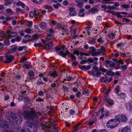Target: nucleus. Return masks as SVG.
I'll list each match as a JSON object with an SVG mask.
<instances>
[{"label": "nucleus", "instance_id": "nucleus-30", "mask_svg": "<svg viewBox=\"0 0 132 132\" xmlns=\"http://www.w3.org/2000/svg\"><path fill=\"white\" fill-rule=\"evenodd\" d=\"M60 4L59 3H58L56 4H53V6L55 9H57L59 7H60Z\"/></svg>", "mask_w": 132, "mask_h": 132}, {"label": "nucleus", "instance_id": "nucleus-39", "mask_svg": "<svg viewBox=\"0 0 132 132\" xmlns=\"http://www.w3.org/2000/svg\"><path fill=\"white\" fill-rule=\"evenodd\" d=\"M16 10L17 11L20 12L21 13H24L23 11L20 8L17 7L16 8Z\"/></svg>", "mask_w": 132, "mask_h": 132}, {"label": "nucleus", "instance_id": "nucleus-31", "mask_svg": "<svg viewBox=\"0 0 132 132\" xmlns=\"http://www.w3.org/2000/svg\"><path fill=\"white\" fill-rule=\"evenodd\" d=\"M56 27L58 29H63V28H62L61 25L60 23H56Z\"/></svg>", "mask_w": 132, "mask_h": 132}, {"label": "nucleus", "instance_id": "nucleus-14", "mask_svg": "<svg viewBox=\"0 0 132 132\" xmlns=\"http://www.w3.org/2000/svg\"><path fill=\"white\" fill-rule=\"evenodd\" d=\"M75 2L77 4L78 6L81 8L83 5V1L82 0H76Z\"/></svg>", "mask_w": 132, "mask_h": 132}, {"label": "nucleus", "instance_id": "nucleus-16", "mask_svg": "<svg viewBox=\"0 0 132 132\" xmlns=\"http://www.w3.org/2000/svg\"><path fill=\"white\" fill-rule=\"evenodd\" d=\"M81 68L82 69H83L88 70L90 69L91 66L90 65H89L87 66V67H86V66L85 65H82L81 66Z\"/></svg>", "mask_w": 132, "mask_h": 132}, {"label": "nucleus", "instance_id": "nucleus-11", "mask_svg": "<svg viewBox=\"0 0 132 132\" xmlns=\"http://www.w3.org/2000/svg\"><path fill=\"white\" fill-rule=\"evenodd\" d=\"M39 25L40 28L43 30H44L47 28V24L45 22H41L39 23Z\"/></svg>", "mask_w": 132, "mask_h": 132}, {"label": "nucleus", "instance_id": "nucleus-42", "mask_svg": "<svg viewBox=\"0 0 132 132\" xmlns=\"http://www.w3.org/2000/svg\"><path fill=\"white\" fill-rule=\"evenodd\" d=\"M69 14L71 16H73L75 15H76V13L75 11H74L70 12L69 13Z\"/></svg>", "mask_w": 132, "mask_h": 132}, {"label": "nucleus", "instance_id": "nucleus-21", "mask_svg": "<svg viewBox=\"0 0 132 132\" xmlns=\"http://www.w3.org/2000/svg\"><path fill=\"white\" fill-rule=\"evenodd\" d=\"M127 65H122L120 66V69L122 70H126L127 68V65L129 64L128 63H127Z\"/></svg>", "mask_w": 132, "mask_h": 132}, {"label": "nucleus", "instance_id": "nucleus-52", "mask_svg": "<svg viewBox=\"0 0 132 132\" xmlns=\"http://www.w3.org/2000/svg\"><path fill=\"white\" fill-rule=\"evenodd\" d=\"M32 25V21H30L29 22L28 24H27L26 25L27 26L29 27H31Z\"/></svg>", "mask_w": 132, "mask_h": 132}, {"label": "nucleus", "instance_id": "nucleus-48", "mask_svg": "<svg viewBox=\"0 0 132 132\" xmlns=\"http://www.w3.org/2000/svg\"><path fill=\"white\" fill-rule=\"evenodd\" d=\"M34 46L35 47H40L42 46V44L41 43H35L34 44Z\"/></svg>", "mask_w": 132, "mask_h": 132}, {"label": "nucleus", "instance_id": "nucleus-47", "mask_svg": "<svg viewBox=\"0 0 132 132\" xmlns=\"http://www.w3.org/2000/svg\"><path fill=\"white\" fill-rule=\"evenodd\" d=\"M10 97L9 95H5L4 97V99L5 101H6L9 99Z\"/></svg>", "mask_w": 132, "mask_h": 132}, {"label": "nucleus", "instance_id": "nucleus-51", "mask_svg": "<svg viewBox=\"0 0 132 132\" xmlns=\"http://www.w3.org/2000/svg\"><path fill=\"white\" fill-rule=\"evenodd\" d=\"M106 8L111 10H113L115 9V7L114 6H111L110 5H108L106 7Z\"/></svg>", "mask_w": 132, "mask_h": 132}, {"label": "nucleus", "instance_id": "nucleus-6", "mask_svg": "<svg viewBox=\"0 0 132 132\" xmlns=\"http://www.w3.org/2000/svg\"><path fill=\"white\" fill-rule=\"evenodd\" d=\"M59 54L60 56H62V57L66 59V56L68 55V57H71L72 59L74 60H75L76 59V57L73 54H70L68 51H66L65 53H64L63 51H61Z\"/></svg>", "mask_w": 132, "mask_h": 132}, {"label": "nucleus", "instance_id": "nucleus-56", "mask_svg": "<svg viewBox=\"0 0 132 132\" xmlns=\"http://www.w3.org/2000/svg\"><path fill=\"white\" fill-rule=\"evenodd\" d=\"M85 14L84 13L79 12L78 15L80 17H83L84 16Z\"/></svg>", "mask_w": 132, "mask_h": 132}, {"label": "nucleus", "instance_id": "nucleus-1", "mask_svg": "<svg viewBox=\"0 0 132 132\" xmlns=\"http://www.w3.org/2000/svg\"><path fill=\"white\" fill-rule=\"evenodd\" d=\"M41 116L40 113H36L35 111L33 109L25 110L23 112V117L25 119L31 120L33 122L32 123L27 121L25 122V125L29 132H36L37 129L36 125H39L40 124L44 129L47 130L49 128V127L46 125L40 123L39 117Z\"/></svg>", "mask_w": 132, "mask_h": 132}, {"label": "nucleus", "instance_id": "nucleus-61", "mask_svg": "<svg viewBox=\"0 0 132 132\" xmlns=\"http://www.w3.org/2000/svg\"><path fill=\"white\" fill-rule=\"evenodd\" d=\"M100 70L102 72H106L107 71V70L104 68H100Z\"/></svg>", "mask_w": 132, "mask_h": 132}, {"label": "nucleus", "instance_id": "nucleus-32", "mask_svg": "<svg viewBox=\"0 0 132 132\" xmlns=\"http://www.w3.org/2000/svg\"><path fill=\"white\" fill-rule=\"evenodd\" d=\"M101 74V72L97 70V71H94V74H95V75L96 76L100 75Z\"/></svg>", "mask_w": 132, "mask_h": 132}, {"label": "nucleus", "instance_id": "nucleus-59", "mask_svg": "<svg viewBox=\"0 0 132 132\" xmlns=\"http://www.w3.org/2000/svg\"><path fill=\"white\" fill-rule=\"evenodd\" d=\"M89 42L90 44L92 45L95 44L96 43L94 39L90 40L89 41Z\"/></svg>", "mask_w": 132, "mask_h": 132}, {"label": "nucleus", "instance_id": "nucleus-41", "mask_svg": "<svg viewBox=\"0 0 132 132\" xmlns=\"http://www.w3.org/2000/svg\"><path fill=\"white\" fill-rule=\"evenodd\" d=\"M115 36L114 34L113 33H111L110 34L109 36V38L110 39H113L114 38Z\"/></svg>", "mask_w": 132, "mask_h": 132}, {"label": "nucleus", "instance_id": "nucleus-27", "mask_svg": "<svg viewBox=\"0 0 132 132\" xmlns=\"http://www.w3.org/2000/svg\"><path fill=\"white\" fill-rule=\"evenodd\" d=\"M5 32L4 31H1L0 32V37H1L4 38H5Z\"/></svg>", "mask_w": 132, "mask_h": 132}, {"label": "nucleus", "instance_id": "nucleus-57", "mask_svg": "<svg viewBox=\"0 0 132 132\" xmlns=\"http://www.w3.org/2000/svg\"><path fill=\"white\" fill-rule=\"evenodd\" d=\"M4 43L6 45H8L9 44V40H4Z\"/></svg>", "mask_w": 132, "mask_h": 132}, {"label": "nucleus", "instance_id": "nucleus-18", "mask_svg": "<svg viewBox=\"0 0 132 132\" xmlns=\"http://www.w3.org/2000/svg\"><path fill=\"white\" fill-rule=\"evenodd\" d=\"M106 75L108 76L111 75V76H113L115 75V73L112 72L111 71H108Z\"/></svg>", "mask_w": 132, "mask_h": 132}, {"label": "nucleus", "instance_id": "nucleus-24", "mask_svg": "<svg viewBox=\"0 0 132 132\" xmlns=\"http://www.w3.org/2000/svg\"><path fill=\"white\" fill-rule=\"evenodd\" d=\"M90 11L92 13H97L98 11V10L96 8H92L90 10Z\"/></svg>", "mask_w": 132, "mask_h": 132}, {"label": "nucleus", "instance_id": "nucleus-7", "mask_svg": "<svg viewBox=\"0 0 132 132\" xmlns=\"http://www.w3.org/2000/svg\"><path fill=\"white\" fill-rule=\"evenodd\" d=\"M39 14L38 12V10L37 9H35L34 11H31L29 13V16L31 17H35L36 18Z\"/></svg>", "mask_w": 132, "mask_h": 132}, {"label": "nucleus", "instance_id": "nucleus-17", "mask_svg": "<svg viewBox=\"0 0 132 132\" xmlns=\"http://www.w3.org/2000/svg\"><path fill=\"white\" fill-rule=\"evenodd\" d=\"M16 33L15 32H11L8 36V38H10L16 35Z\"/></svg>", "mask_w": 132, "mask_h": 132}, {"label": "nucleus", "instance_id": "nucleus-62", "mask_svg": "<svg viewBox=\"0 0 132 132\" xmlns=\"http://www.w3.org/2000/svg\"><path fill=\"white\" fill-rule=\"evenodd\" d=\"M119 96L121 98H124L125 97V94L124 93H121Z\"/></svg>", "mask_w": 132, "mask_h": 132}, {"label": "nucleus", "instance_id": "nucleus-3", "mask_svg": "<svg viewBox=\"0 0 132 132\" xmlns=\"http://www.w3.org/2000/svg\"><path fill=\"white\" fill-rule=\"evenodd\" d=\"M0 125L1 129L3 130V132H13L8 130V129H10L11 128L10 123L8 122L5 120L1 121H0Z\"/></svg>", "mask_w": 132, "mask_h": 132}, {"label": "nucleus", "instance_id": "nucleus-22", "mask_svg": "<svg viewBox=\"0 0 132 132\" xmlns=\"http://www.w3.org/2000/svg\"><path fill=\"white\" fill-rule=\"evenodd\" d=\"M7 13H9L10 15H12L14 13V12L10 9H7L6 10Z\"/></svg>", "mask_w": 132, "mask_h": 132}, {"label": "nucleus", "instance_id": "nucleus-36", "mask_svg": "<svg viewBox=\"0 0 132 132\" xmlns=\"http://www.w3.org/2000/svg\"><path fill=\"white\" fill-rule=\"evenodd\" d=\"M116 63L118 65L120 64H124V63L122 60H117L116 61Z\"/></svg>", "mask_w": 132, "mask_h": 132}, {"label": "nucleus", "instance_id": "nucleus-26", "mask_svg": "<svg viewBox=\"0 0 132 132\" xmlns=\"http://www.w3.org/2000/svg\"><path fill=\"white\" fill-rule=\"evenodd\" d=\"M24 67L26 69H30L31 67V65L30 64H25L23 65Z\"/></svg>", "mask_w": 132, "mask_h": 132}, {"label": "nucleus", "instance_id": "nucleus-10", "mask_svg": "<svg viewBox=\"0 0 132 132\" xmlns=\"http://www.w3.org/2000/svg\"><path fill=\"white\" fill-rule=\"evenodd\" d=\"M105 65L108 68H112L114 66V64L110 60L106 61L105 62Z\"/></svg>", "mask_w": 132, "mask_h": 132}, {"label": "nucleus", "instance_id": "nucleus-35", "mask_svg": "<svg viewBox=\"0 0 132 132\" xmlns=\"http://www.w3.org/2000/svg\"><path fill=\"white\" fill-rule=\"evenodd\" d=\"M121 72L120 71H117L115 73V76L116 78L119 77L121 75Z\"/></svg>", "mask_w": 132, "mask_h": 132}, {"label": "nucleus", "instance_id": "nucleus-55", "mask_svg": "<svg viewBox=\"0 0 132 132\" xmlns=\"http://www.w3.org/2000/svg\"><path fill=\"white\" fill-rule=\"evenodd\" d=\"M75 8L72 7H69V10L70 12L75 11Z\"/></svg>", "mask_w": 132, "mask_h": 132}, {"label": "nucleus", "instance_id": "nucleus-34", "mask_svg": "<svg viewBox=\"0 0 132 132\" xmlns=\"http://www.w3.org/2000/svg\"><path fill=\"white\" fill-rule=\"evenodd\" d=\"M125 43H118L117 45V47H121L125 45Z\"/></svg>", "mask_w": 132, "mask_h": 132}, {"label": "nucleus", "instance_id": "nucleus-33", "mask_svg": "<svg viewBox=\"0 0 132 132\" xmlns=\"http://www.w3.org/2000/svg\"><path fill=\"white\" fill-rule=\"evenodd\" d=\"M16 46H12V53L15 51L17 49Z\"/></svg>", "mask_w": 132, "mask_h": 132}, {"label": "nucleus", "instance_id": "nucleus-60", "mask_svg": "<svg viewBox=\"0 0 132 132\" xmlns=\"http://www.w3.org/2000/svg\"><path fill=\"white\" fill-rule=\"evenodd\" d=\"M23 31L22 30H20L19 32L20 33V35L21 36H24V34L23 33Z\"/></svg>", "mask_w": 132, "mask_h": 132}, {"label": "nucleus", "instance_id": "nucleus-53", "mask_svg": "<svg viewBox=\"0 0 132 132\" xmlns=\"http://www.w3.org/2000/svg\"><path fill=\"white\" fill-rule=\"evenodd\" d=\"M81 95V92L79 91H78L76 94V96L77 97L79 98L80 97Z\"/></svg>", "mask_w": 132, "mask_h": 132}, {"label": "nucleus", "instance_id": "nucleus-29", "mask_svg": "<svg viewBox=\"0 0 132 132\" xmlns=\"http://www.w3.org/2000/svg\"><path fill=\"white\" fill-rule=\"evenodd\" d=\"M96 120L95 119H92L90 121L88 122V125L89 126L92 125L94 122H95Z\"/></svg>", "mask_w": 132, "mask_h": 132}, {"label": "nucleus", "instance_id": "nucleus-54", "mask_svg": "<svg viewBox=\"0 0 132 132\" xmlns=\"http://www.w3.org/2000/svg\"><path fill=\"white\" fill-rule=\"evenodd\" d=\"M63 3L65 5H67L69 4V2L66 0L64 1H63Z\"/></svg>", "mask_w": 132, "mask_h": 132}, {"label": "nucleus", "instance_id": "nucleus-45", "mask_svg": "<svg viewBox=\"0 0 132 132\" xmlns=\"http://www.w3.org/2000/svg\"><path fill=\"white\" fill-rule=\"evenodd\" d=\"M73 79V78L71 76L67 77H66V79H64V80H68V81H69L70 80Z\"/></svg>", "mask_w": 132, "mask_h": 132}, {"label": "nucleus", "instance_id": "nucleus-15", "mask_svg": "<svg viewBox=\"0 0 132 132\" xmlns=\"http://www.w3.org/2000/svg\"><path fill=\"white\" fill-rule=\"evenodd\" d=\"M16 5L18 6H21L22 8L25 7L26 6L25 4L24 3L20 1H18L17 2Z\"/></svg>", "mask_w": 132, "mask_h": 132}, {"label": "nucleus", "instance_id": "nucleus-46", "mask_svg": "<svg viewBox=\"0 0 132 132\" xmlns=\"http://www.w3.org/2000/svg\"><path fill=\"white\" fill-rule=\"evenodd\" d=\"M95 51H91L90 52V53L91 54V55L93 56H97V54H96L95 52Z\"/></svg>", "mask_w": 132, "mask_h": 132}, {"label": "nucleus", "instance_id": "nucleus-4", "mask_svg": "<svg viewBox=\"0 0 132 132\" xmlns=\"http://www.w3.org/2000/svg\"><path fill=\"white\" fill-rule=\"evenodd\" d=\"M119 124V123L117 122L115 118L108 121L106 123V126L108 128H112L115 127Z\"/></svg>", "mask_w": 132, "mask_h": 132}, {"label": "nucleus", "instance_id": "nucleus-12", "mask_svg": "<svg viewBox=\"0 0 132 132\" xmlns=\"http://www.w3.org/2000/svg\"><path fill=\"white\" fill-rule=\"evenodd\" d=\"M126 109L129 111H132V104L131 102L127 103L126 105Z\"/></svg>", "mask_w": 132, "mask_h": 132}, {"label": "nucleus", "instance_id": "nucleus-9", "mask_svg": "<svg viewBox=\"0 0 132 132\" xmlns=\"http://www.w3.org/2000/svg\"><path fill=\"white\" fill-rule=\"evenodd\" d=\"M131 128L130 126H127L119 130V132H130Z\"/></svg>", "mask_w": 132, "mask_h": 132}, {"label": "nucleus", "instance_id": "nucleus-25", "mask_svg": "<svg viewBox=\"0 0 132 132\" xmlns=\"http://www.w3.org/2000/svg\"><path fill=\"white\" fill-rule=\"evenodd\" d=\"M97 40L98 42L100 43H102L104 42V39L101 37L97 39Z\"/></svg>", "mask_w": 132, "mask_h": 132}, {"label": "nucleus", "instance_id": "nucleus-38", "mask_svg": "<svg viewBox=\"0 0 132 132\" xmlns=\"http://www.w3.org/2000/svg\"><path fill=\"white\" fill-rule=\"evenodd\" d=\"M101 51V53H105V48L104 46H102L101 47L100 49L99 50Z\"/></svg>", "mask_w": 132, "mask_h": 132}, {"label": "nucleus", "instance_id": "nucleus-44", "mask_svg": "<svg viewBox=\"0 0 132 132\" xmlns=\"http://www.w3.org/2000/svg\"><path fill=\"white\" fill-rule=\"evenodd\" d=\"M130 20L129 19H128L126 18H123L122 20V21L123 22H129L130 21Z\"/></svg>", "mask_w": 132, "mask_h": 132}, {"label": "nucleus", "instance_id": "nucleus-20", "mask_svg": "<svg viewBox=\"0 0 132 132\" xmlns=\"http://www.w3.org/2000/svg\"><path fill=\"white\" fill-rule=\"evenodd\" d=\"M32 30L30 28H29L26 29L24 30V32L27 34H31V33Z\"/></svg>", "mask_w": 132, "mask_h": 132}, {"label": "nucleus", "instance_id": "nucleus-50", "mask_svg": "<svg viewBox=\"0 0 132 132\" xmlns=\"http://www.w3.org/2000/svg\"><path fill=\"white\" fill-rule=\"evenodd\" d=\"M95 52L96 54H97V56L98 55H101V51H100L99 50H98L97 51H96Z\"/></svg>", "mask_w": 132, "mask_h": 132}, {"label": "nucleus", "instance_id": "nucleus-28", "mask_svg": "<svg viewBox=\"0 0 132 132\" xmlns=\"http://www.w3.org/2000/svg\"><path fill=\"white\" fill-rule=\"evenodd\" d=\"M50 75L51 76L54 78L57 75L56 72L55 71L51 73L50 74Z\"/></svg>", "mask_w": 132, "mask_h": 132}, {"label": "nucleus", "instance_id": "nucleus-19", "mask_svg": "<svg viewBox=\"0 0 132 132\" xmlns=\"http://www.w3.org/2000/svg\"><path fill=\"white\" fill-rule=\"evenodd\" d=\"M81 124V123L77 124L76 126H74L73 130L71 132H75L78 130L79 128V126Z\"/></svg>", "mask_w": 132, "mask_h": 132}, {"label": "nucleus", "instance_id": "nucleus-63", "mask_svg": "<svg viewBox=\"0 0 132 132\" xmlns=\"http://www.w3.org/2000/svg\"><path fill=\"white\" fill-rule=\"evenodd\" d=\"M29 75L31 76H34V72L32 71H30L29 73Z\"/></svg>", "mask_w": 132, "mask_h": 132}, {"label": "nucleus", "instance_id": "nucleus-43", "mask_svg": "<svg viewBox=\"0 0 132 132\" xmlns=\"http://www.w3.org/2000/svg\"><path fill=\"white\" fill-rule=\"evenodd\" d=\"M55 50H56V52L57 53H58V55H60V54H59V53H60V52H59V51H60L61 49L59 48L58 47H55Z\"/></svg>", "mask_w": 132, "mask_h": 132}, {"label": "nucleus", "instance_id": "nucleus-64", "mask_svg": "<svg viewBox=\"0 0 132 132\" xmlns=\"http://www.w3.org/2000/svg\"><path fill=\"white\" fill-rule=\"evenodd\" d=\"M98 132H108V131L105 129H103V130H99Z\"/></svg>", "mask_w": 132, "mask_h": 132}, {"label": "nucleus", "instance_id": "nucleus-23", "mask_svg": "<svg viewBox=\"0 0 132 132\" xmlns=\"http://www.w3.org/2000/svg\"><path fill=\"white\" fill-rule=\"evenodd\" d=\"M106 102L111 105H112L113 103V101L110 98L107 99L106 100Z\"/></svg>", "mask_w": 132, "mask_h": 132}, {"label": "nucleus", "instance_id": "nucleus-2", "mask_svg": "<svg viewBox=\"0 0 132 132\" xmlns=\"http://www.w3.org/2000/svg\"><path fill=\"white\" fill-rule=\"evenodd\" d=\"M7 118L15 124H19L21 122L22 117L20 115L14 114L13 112H9L6 113Z\"/></svg>", "mask_w": 132, "mask_h": 132}, {"label": "nucleus", "instance_id": "nucleus-58", "mask_svg": "<svg viewBox=\"0 0 132 132\" xmlns=\"http://www.w3.org/2000/svg\"><path fill=\"white\" fill-rule=\"evenodd\" d=\"M57 130H58L56 128H53L51 130V131L52 132H56L57 131Z\"/></svg>", "mask_w": 132, "mask_h": 132}, {"label": "nucleus", "instance_id": "nucleus-8", "mask_svg": "<svg viewBox=\"0 0 132 132\" xmlns=\"http://www.w3.org/2000/svg\"><path fill=\"white\" fill-rule=\"evenodd\" d=\"M6 59L7 61L4 62L6 63H9L11 62L14 60V58L13 56L10 55H7L5 56Z\"/></svg>", "mask_w": 132, "mask_h": 132}, {"label": "nucleus", "instance_id": "nucleus-5", "mask_svg": "<svg viewBox=\"0 0 132 132\" xmlns=\"http://www.w3.org/2000/svg\"><path fill=\"white\" fill-rule=\"evenodd\" d=\"M115 118L117 122H125L127 120V117L125 115L119 114L117 115Z\"/></svg>", "mask_w": 132, "mask_h": 132}, {"label": "nucleus", "instance_id": "nucleus-37", "mask_svg": "<svg viewBox=\"0 0 132 132\" xmlns=\"http://www.w3.org/2000/svg\"><path fill=\"white\" fill-rule=\"evenodd\" d=\"M5 3L6 5H8L10 4L11 3L12 0H5Z\"/></svg>", "mask_w": 132, "mask_h": 132}, {"label": "nucleus", "instance_id": "nucleus-13", "mask_svg": "<svg viewBox=\"0 0 132 132\" xmlns=\"http://www.w3.org/2000/svg\"><path fill=\"white\" fill-rule=\"evenodd\" d=\"M110 13L112 14L115 15L118 17L121 18L122 17V16L121 15V14L120 12H113V11H110Z\"/></svg>", "mask_w": 132, "mask_h": 132}, {"label": "nucleus", "instance_id": "nucleus-49", "mask_svg": "<svg viewBox=\"0 0 132 132\" xmlns=\"http://www.w3.org/2000/svg\"><path fill=\"white\" fill-rule=\"evenodd\" d=\"M21 39L22 38L21 37L19 36H18L16 37L15 39L16 41L18 42H19L20 41Z\"/></svg>", "mask_w": 132, "mask_h": 132}, {"label": "nucleus", "instance_id": "nucleus-40", "mask_svg": "<svg viewBox=\"0 0 132 132\" xmlns=\"http://www.w3.org/2000/svg\"><path fill=\"white\" fill-rule=\"evenodd\" d=\"M101 114L100 115V119H102L105 116L104 114V112L103 111H101Z\"/></svg>", "mask_w": 132, "mask_h": 132}]
</instances>
